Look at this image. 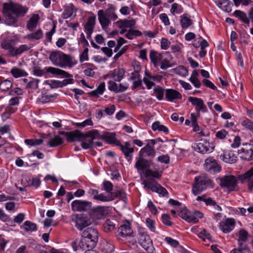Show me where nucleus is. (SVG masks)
Here are the masks:
<instances>
[{
    "instance_id": "obj_1",
    "label": "nucleus",
    "mask_w": 253,
    "mask_h": 253,
    "mask_svg": "<svg viewBox=\"0 0 253 253\" xmlns=\"http://www.w3.org/2000/svg\"><path fill=\"white\" fill-rule=\"evenodd\" d=\"M210 186H212L211 180L206 175H202L195 178L192 192L196 195Z\"/></svg>"
},
{
    "instance_id": "obj_2",
    "label": "nucleus",
    "mask_w": 253,
    "mask_h": 253,
    "mask_svg": "<svg viewBox=\"0 0 253 253\" xmlns=\"http://www.w3.org/2000/svg\"><path fill=\"white\" fill-rule=\"evenodd\" d=\"M50 60L54 64L60 67L69 65L71 63V57L59 51H53L49 56Z\"/></svg>"
},
{
    "instance_id": "obj_3",
    "label": "nucleus",
    "mask_w": 253,
    "mask_h": 253,
    "mask_svg": "<svg viewBox=\"0 0 253 253\" xmlns=\"http://www.w3.org/2000/svg\"><path fill=\"white\" fill-rule=\"evenodd\" d=\"M237 183V179L233 175H225L220 179V186L226 188L229 191L238 190L239 188Z\"/></svg>"
},
{
    "instance_id": "obj_4",
    "label": "nucleus",
    "mask_w": 253,
    "mask_h": 253,
    "mask_svg": "<svg viewBox=\"0 0 253 253\" xmlns=\"http://www.w3.org/2000/svg\"><path fill=\"white\" fill-rule=\"evenodd\" d=\"M180 217L190 223H197L199 218L203 216V214L199 211L192 212L187 209L182 210L180 213Z\"/></svg>"
},
{
    "instance_id": "obj_5",
    "label": "nucleus",
    "mask_w": 253,
    "mask_h": 253,
    "mask_svg": "<svg viewBox=\"0 0 253 253\" xmlns=\"http://www.w3.org/2000/svg\"><path fill=\"white\" fill-rule=\"evenodd\" d=\"M98 233L97 231L92 228H87L82 233V237L84 239V242L85 240L90 241V246L96 245L98 242Z\"/></svg>"
},
{
    "instance_id": "obj_6",
    "label": "nucleus",
    "mask_w": 253,
    "mask_h": 253,
    "mask_svg": "<svg viewBox=\"0 0 253 253\" xmlns=\"http://www.w3.org/2000/svg\"><path fill=\"white\" fill-rule=\"evenodd\" d=\"M238 153L243 160L253 161V140L250 143L243 144V147L238 150Z\"/></svg>"
},
{
    "instance_id": "obj_7",
    "label": "nucleus",
    "mask_w": 253,
    "mask_h": 253,
    "mask_svg": "<svg viewBox=\"0 0 253 253\" xmlns=\"http://www.w3.org/2000/svg\"><path fill=\"white\" fill-rule=\"evenodd\" d=\"M6 6L17 17H23L28 11V7L18 3H6Z\"/></svg>"
},
{
    "instance_id": "obj_8",
    "label": "nucleus",
    "mask_w": 253,
    "mask_h": 253,
    "mask_svg": "<svg viewBox=\"0 0 253 253\" xmlns=\"http://www.w3.org/2000/svg\"><path fill=\"white\" fill-rule=\"evenodd\" d=\"M91 203L86 201L75 200L72 204V209L75 211H85L90 210Z\"/></svg>"
},
{
    "instance_id": "obj_9",
    "label": "nucleus",
    "mask_w": 253,
    "mask_h": 253,
    "mask_svg": "<svg viewBox=\"0 0 253 253\" xmlns=\"http://www.w3.org/2000/svg\"><path fill=\"white\" fill-rule=\"evenodd\" d=\"M238 179L242 183L247 182L248 189L250 191L253 190V167L246 173L239 175Z\"/></svg>"
},
{
    "instance_id": "obj_10",
    "label": "nucleus",
    "mask_w": 253,
    "mask_h": 253,
    "mask_svg": "<svg viewBox=\"0 0 253 253\" xmlns=\"http://www.w3.org/2000/svg\"><path fill=\"white\" fill-rule=\"evenodd\" d=\"M204 166L205 170L211 173L220 171V168L216 161L212 157H209L206 159Z\"/></svg>"
},
{
    "instance_id": "obj_11",
    "label": "nucleus",
    "mask_w": 253,
    "mask_h": 253,
    "mask_svg": "<svg viewBox=\"0 0 253 253\" xmlns=\"http://www.w3.org/2000/svg\"><path fill=\"white\" fill-rule=\"evenodd\" d=\"M61 134H64L67 140L70 142L76 140L81 141L82 139L84 138V133L77 129L70 132L63 131Z\"/></svg>"
},
{
    "instance_id": "obj_12",
    "label": "nucleus",
    "mask_w": 253,
    "mask_h": 253,
    "mask_svg": "<svg viewBox=\"0 0 253 253\" xmlns=\"http://www.w3.org/2000/svg\"><path fill=\"white\" fill-rule=\"evenodd\" d=\"M150 166V161L143 158L141 154L138 158L135 164V167L136 168L138 172H144L145 170H147Z\"/></svg>"
},
{
    "instance_id": "obj_13",
    "label": "nucleus",
    "mask_w": 253,
    "mask_h": 253,
    "mask_svg": "<svg viewBox=\"0 0 253 253\" xmlns=\"http://www.w3.org/2000/svg\"><path fill=\"white\" fill-rule=\"evenodd\" d=\"M91 223V220L83 214L77 215L76 217V227L80 230L88 226Z\"/></svg>"
},
{
    "instance_id": "obj_14",
    "label": "nucleus",
    "mask_w": 253,
    "mask_h": 253,
    "mask_svg": "<svg viewBox=\"0 0 253 253\" xmlns=\"http://www.w3.org/2000/svg\"><path fill=\"white\" fill-rule=\"evenodd\" d=\"M3 10L5 16V24L8 25H12L17 21V17L6 6V3L3 5Z\"/></svg>"
},
{
    "instance_id": "obj_15",
    "label": "nucleus",
    "mask_w": 253,
    "mask_h": 253,
    "mask_svg": "<svg viewBox=\"0 0 253 253\" xmlns=\"http://www.w3.org/2000/svg\"><path fill=\"white\" fill-rule=\"evenodd\" d=\"M235 225V221L233 218H227L220 223L219 228L224 233H228L233 230Z\"/></svg>"
},
{
    "instance_id": "obj_16",
    "label": "nucleus",
    "mask_w": 253,
    "mask_h": 253,
    "mask_svg": "<svg viewBox=\"0 0 253 253\" xmlns=\"http://www.w3.org/2000/svg\"><path fill=\"white\" fill-rule=\"evenodd\" d=\"M46 71L53 75L62 76L63 77L69 78L66 79L68 84H71L73 83L74 80L70 78L73 77L72 75L65 71L54 67H49L47 68Z\"/></svg>"
},
{
    "instance_id": "obj_17",
    "label": "nucleus",
    "mask_w": 253,
    "mask_h": 253,
    "mask_svg": "<svg viewBox=\"0 0 253 253\" xmlns=\"http://www.w3.org/2000/svg\"><path fill=\"white\" fill-rule=\"evenodd\" d=\"M193 147L196 151L202 154L207 153L210 150L211 148L212 149L210 143L205 139H201L200 142L195 144Z\"/></svg>"
},
{
    "instance_id": "obj_18",
    "label": "nucleus",
    "mask_w": 253,
    "mask_h": 253,
    "mask_svg": "<svg viewBox=\"0 0 253 253\" xmlns=\"http://www.w3.org/2000/svg\"><path fill=\"white\" fill-rule=\"evenodd\" d=\"M138 239L139 243L145 250H147L152 245V241L149 236L144 232L138 234Z\"/></svg>"
},
{
    "instance_id": "obj_19",
    "label": "nucleus",
    "mask_w": 253,
    "mask_h": 253,
    "mask_svg": "<svg viewBox=\"0 0 253 253\" xmlns=\"http://www.w3.org/2000/svg\"><path fill=\"white\" fill-rule=\"evenodd\" d=\"M96 23L95 16L88 17L86 24L84 25V31L87 35V38H91V34L93 33L94 26Z\"/></svg>"
},
{
    "instance_id": "obj_20",
    "label": "nucleus",
    "mask_w": 253,
    "mask_h": 253,
    "mask_svg": "<svg viewBox=\"0 0 253 253\" xmlns=\"http://www.w3.org/2000/svg\"><path fill=\"white\" fill-rule=\"evenodd\" d=\"M188 101L196 107L195 109L197 112H200V111L205 112L206 111V106L201 98L190 96L188 98Z\"/></svg>"
},
{
    "instance_id": "obj_21",
    "label": "nucleus",
    "mask_w": 253,
    "mask_h": 253,
    "mask_svg": "<svg viewBox=\"0 0 253 253\" xmlns=\"http://www.w3.org/2000/svg\"><path fill=\"white\" fill-rule=\"evenodd\" d=\"M97 15L102 28L103 29H107L110 24L112 20L104 14V10L102 9L98 11Z\"/></svg>"
},
{
    "instance_id": "obj_22",
    "label": "nucleus",
    "mask_w": 253,
    "mask_h": 253,
    "mask_svg": "<svg viewBox=\"0 0 253 253\" xmlns=\"http://www.w3.org/2000/svg\"><path fill=\"white\" fill-rule=\"evenodd\" d=\"M220 159L226 163L233 164L237 161V157L230 151H224L220 156Z\"/></svg>"
},
{
    "instance_id": "obj_23",
    "label": "nucleus",
    "mask_w": 253,
    "mask_h": 253,
    "mask_svg": "<svg viewBox=\"0 0 253 253\" xmlns=\"http://www.w3.org/2000/svg\"><path fill=\"white\" fill-rule=\"evenodd\" d=\"M102 138L105 140L108 143L118 146L120 144V142L117 139L115 132H105L102 135Z\"/></svg>"
},
{
    "instance_id": "obj_24",
    "label": "nucleus",
    "mask_w": 253,
    "mask_h": 253,
    "mask_svg": "<svg viewBox=\"0 0 253 253\" xmlns=\"http://www.w3.org/2000/svg\"><path fill=\"white\" fill-rule=\"evenodd\" d=\"M172 58L170 54V53L168 52H165L163 53V56L162 57V59H161V68L163 70H165L168 68L170 67V61H171Z\"/></svg>"
},
{
    "instance_id": "obj_25",
    "label": "nucleus",
    "mask_w": 253,
    "mask_h": 253,
    "mask_svg": "<svg viewBox=\"0 0 253 253\" xmlns=\"http://www.w3.org/2000/svg\"><path fill=\"white\" fill-rule=\"evenodd\" d=\"M40 16L38 14H33L27 21L26 28L30 31H33L37 26L40 20Z\"/></svg>"
},
{
    "instance_id": "obj_26",
    "label": "nucleus",
    "mask_w": 253,
    "mask_h": 253,
    "mask_svg": "<svg viewBox=\"0 0 253 253\" xmlns=\"http://www.w3.org/2000/svg\"><path fill=\"white\" fill-rule=\"evenodd\" d=\"M118 235L123 238L130 236L133 234V231L128 224L121 225L118 228Z\"/></svg>"
},
{
    "instance_id": "obj_27",
    "label": "nucleus",
    "mask_w": 253,
    "mask_h": 253,
    "mask_svg": "<svg viewBox=\"0 0 253 253\" xmlns=\"http://www.w3.org/2000/svg\"><path fill=\"white\" fill-rule=\"evenodd\" d=\"M217 5L223 10L230 12L232 10V3L228 0H216Z\"/></svg>"
},
{
    "instance_id": "obj_28",
    "label": "nucleus",
    "mask_w": 253,
    "mask_h": 253,
    "mask_svg": "<svg viewBox=\"0 0 253 253\" xmlns=\"http://www.w3.org/2000/svg\"><path fill=\"white\" fill-rule=\"evenodd\" d=\"M166 97L169 101H172L174 99H181V94L176 90L168 89L166 90Z\"/></svg>"
},
{
    "instance_id": "obj_29",
    "label": "nucleus",
    "mask_w": 253,
    "mask_h": 253,
    "mask_svg": "<svg viewBox=\"0 0 253 253\" xmlns=\"http://www.w3.org/2000/svg\"><path fill=\"white\" fill-rule=\"evenodd\" d=\"M159 183L153 178H147L144 180L142 184L144 185L145 189L147 190H151L152 192H154Z\"/></svg>"
},
{
    "instance_id": "obj_30",
    "label": "nucleus",
    "mask_w": 253,
    "mask_h": 253,
    "mask_svg": "<svg viewBox=\"0 0 253 253\" xmlns=\"http://www.w3.org/2000/svg\"><path fill=\"white\" fill-rule=\"evenodd\" d=\"M117 23L118 27L121 29L123 28H131L135 25L136 21L133 19L130 20H120Z\"/></svg>"
},
{
    "instance_id": "obj_31",
    "label": "nucleus",
    "mask_w": 253,
    "mask_h": 253,
    "mask_svg": "<svg viewBox=\"0 0 253 253\" xmlns=\"http://www.w3.org/2000/svg\"><path fill=\"white\" fill-rule=\"evenodd\" d=\"M118 146L124 153L125 157L127 159L128 161H131L132 159V154L134 152L133 148L124 146V145H122L121 143Z\"/></svg>"
},
{
    "instance_id": "obj_32",
    "label": "nucleus",
    "mask_w": 253,
    "mask_h": 253,
    "mask_svg": "<svg viewBox=\"0 0 253 253\" xmlns=\"http://www.w3.org/2000/svg\"><path fill=\"white\" fill-rule=\"evenodd\" d=\"M108 8L104 10V14L112 20H115L118 18V16L115 13V7L112 4H108Z\"/></svg>"
},
{
    "instance_id": "obj_33",
    "label": "nucleus",
    "mask_w": 253,
    "mask_h": 253,
    "mask_svg": "<svg viewBox=\"0 0 253 253\" xmlns=\"http://www.w3.org/2000/svg\"><path fill=\"white\" fill-rule=\"evenodd\" d=\"M145 153L147 156L151 157H154L156 154L154 148V147L151 146L150 142L148 143L147 145L141 150L140 154L142 156V153Z\"/></svg>"
},
{
    "instance_id": "obj_34",
    "label": "nucleus",
    "mask_w": 253,
    "mask_h": 253,
    "mask_svg": "<svg viewBox=\"0 0 253 253\" xmlns=\"http://www.w3.org/2000/svg\"><path fill=\"white\" fill-rule=\"evenodd\" d=\"M125 71L123 68H120L117 71L114 70L111 75L112 78L117 82H120L124 78Z\"/></svg>"
},
{
    "instance_id": "obj_35",
    "label": "nucleus",
    "mask_w": 253,
    "mask_h": 253,
    "mask_svg": "<svg viewBox=\"0 0 253 253\" xmlns=\"http://www.w3.org/2000/svg\"><path fill=\"white\" fill-rule=\"evenodd\" d=\"M43 37V32L42 29H39L36 32L29 34L26 35V38L29 40H39Z\"/></svg>"
},
{
    "instance_id": "obj_36",
    "label": "nucleus",
    "mask_w": 253,
    "mask_h": 253,
    "mask_svg": "<svg viewBox=\"0 0 253 253\" xmlns=\"http://www.w3.org/2000/svg\"><path fill=\"white\" fill-rule=\"evenodd\" d=\"M84 239L82 237L79 240V247L80 249H82L83 251H90L93 249L96 245H92V246H90V241L85 240V242H84Z\"/></svg>"
},
{
    "instance_id": "obj_37",
    "label": "nucleus",
    "mask_w": 253,
    "mask_h": 253,
    "mask_svg": "<svg viewBox=\"0 0 253 253\" xmlns=\"http://www.w3.org/2000/svg\"><path fill=\"white\" fill-rule=\"evenodd\" d=\"M10 73L15 78L28 76V73L25 70L17 67L12 68L10 71Z\"/></svg>"
},
{
    "instance_id": "obj_38",
    "label": "nucleus",
    "mask_w": 253,
    "mask_h": 253,
    "mask_svg": "<svg viewBox=\"0 0 253 253\" xmlns=\"http://www.w3.org/2000/svg\"><path fill=\"white\" fill-rule=\"evenodd\" d=\"M162 56L163 53L160 54L154 50L151 51L150 58L151 62L154 64L155 67L157 66L158 62L160 61L161 59H162Z\"/></svg>"
},
{
    "instance_id": "obj_39",
    "label": "nucleus",
    "mask_w": 253,
    "mask_h": 253,
    "mask_svg": "<svg viewBox=\"0 0 253 253\" xmlns=\"http://www.w3.org/2000/svg\"><path fill=\"white\" fill-rule=\"evenodd\" d=\"M198 76L199 74L197 71L194 70L189 79L190 81L196 88H199L201 85L200 81L198 78Z\"/></svg>"
},
{
    "instance_id": "obj_40",
    "label": "nucleus",
    "mask_w": 253,
    "mask_h": 253,
    "mask_svg": "<svg viewBox=\"0 0 253 253\" xmlns=\"http://www.w3.org/2000/svg\"><path fill=\"white\" fill-rule=\"evenodd\" d=\"M105 90V84L104 82H102L99 84L97 88L91 91L89 94L92 96L98 97L99 95H102Z\"/></svg>"
},
{
    "instance_id": "obj_41",
    "label": "nucleus",
    "mask_w": 253,
    "mask_h": 253,
    "mask_svg": "<svg viewBox=\"0 0 253 253\" xmlns=\"http://www.w3.org/2000/svg\"><path fill=\"white\" fill-rule=\"evenodd\" d=\"M180 23L182 28H187L193 24V21L184 14L180 16Z\"/></svg>"
},
{
    "instance_id": "obj_42",
    "label": "nucleus",
    "mask_w": 253,
    "mask_h": 253,
    "mask_svg": "<svg viewBox=\"0 0 253 253\" xmlns=\"http://www.w3.org/2000/svg\"><path fill=\"white\" fill-rule=\"evenodd\" d=\"M31 48V45L27 44H22L17 48H14V50H13V56L20 55L24 51L29 50Z\"/></svg>"
},
{
    "instance_id": "obj_43",
    "label": "nucleus",
    "mask_w": 253,
    "mask_h": 253,
    "mask_svg": "<svg viewBox=\"0 0 253 253\" xmlns=\"http://www.w3.org/2000/svg\"><path fill=\"white\" fill-rule=\"evenodd\" d=\"M162 172L161 171H153L151 169H147L145 172V176L147 178H150V177H152L154 178L159 179L162 176Z\"/></svg>"
},
{
    "instance_id": "obj_44",
    "label": "nucleus",
    "mask_w": 253,
    "mask_h": 253,
    "mask_svg": "<svg viewBox=\"0 0 253 253\" xmlns=\"http://www.w3.org/2000/svg\"><path fill=\"white\" fill-rule=\"evenodd\" d=\"M84 135V138L90 137L91 140L93 141L95 139H99L102 138V135H100L97 130L92 129L86 132Z\"/></svg>"
},
{
    "instance_id": "obj_45",
    "label": "nucleus",
    "mask_w": 253,
    "mask_h": 253,
    "mask_svg": "<svg viewBox=\"0 0 253 253\" xmlns=\"http://www.w3.org/2000/svg\"><path fill=\"white\" fill-rule=\"evenodd\" d=\"M234 15L239 17L244 23L247 24L248 26H249L250 20L246 13L240 10H235L234 12Z\"/></svg>"
},
{
    "instance_id": "obj_46",
    "label": "nucleus",
    "mask_w": 253,
    "mask_h": 253,
    "mask_svg": "<svg viewBox=\"0 0 253 253\" xmlns=\"http://www.w3.org/2000/svg\"><path fill=\"white\" fill-rule=\"evenodd\" d=\"M12 84L10 80L7 79L0 82V89L2 91H6L11 88Z\"/></svg>"
},
{
    "instance_id": "obj_47",
    "label": "nucleus",
    "mask_w": 253,
    "mask_h": 253,
    "mask_svg": "<svg viewBox=\"0 0 253 253\" xmlns=\"http://www.w3.org/2000/svg\"><path fill=\"white\" fill-rule=\"evenodd\" d=\"M63 143L62 139L58 136L51 139L48 142V145L51 147H56Z\"/></svg>"
},
{
    "instance_id": "obj_48",
    "label": "nucleus",
    "mask_w": 253,
    "mask_h": 253,
    "mask_svg": "<svg viewBox=\"0 0 253 253\" xmlns=\"http://www.w3.org/2000/svg\"><path fill=\"white\" fill-rule=\"evenodd\" d=\"M173 70L175 73L182 77H186L188 75V74L187 69L182 66H179Z\"/></svg>"
},
{
    "instance_id": "obj_49",
    "label": "nucleus",
    "mask_w": 253,
    "mask_h": 253,
    "mask_svg": "<svg viewBox=\"0 0 253 253\" xmlns=\"http://www.w3.org/2000/svg\"><path fill=\"white\" fill-rule=\"evenodd\" d=\"M152 128L154 131L158 129L159 131H162L167 133H168L169 131L168 127L164 125H160V122L158 121H157L153 124L152 126Z\"/></svg>"
},
{
    "instance_id": "obj_50",
    "label": "nucleus",
    "mask_w": 253,
    "mask_h": 253,
    "mask_svg": "<svg viewBox=\"0 0 253 253\" xmlns=\"http://www.w3.org/2000/svg\"><path fill=\"white\" fill-rule=\"evenodd\" d=\"M1 47L3 49L8 50L10 55L13 56V50H14L15 47L12 46L9 42L5 41L2 42Z\"/></svg>"
},
{
    "instance_id": "obj_51",
    "label": "nucleus",
    "mask_w": 253,
    "mask_h": 253,
    "mask_svg": "<svg viewBox=\"0 0 253 253\" xmlns=\"http://www.w3.org/2000/svg\"><path fill=\"white\" fill-rule=\"evenodd\" d=\"M106 209L105 207H97L94 210V213L98 218H101L106 213Z\"/></svg>"
},
{
    "instance_id": "obj_52",
    "label": "nucleus",
    "mask_w": 253,
    "mask_h": 253,
    "mask_svg": "<svg viewBox=\"0 0 253 253\" xmlns=\"http://www.w3.org/2000/svg\"><path fill=\"white\" fill-rule=\"evenodd\" d=\"M141 35L142 33L140 31L130 29L126 34V37L128 39L132 40L133 36L138 37Z\"/></svg>"
},
{
    "instance_id": "obj_53",
    "label": "nucleus",
    "mask_w": 253,
    "mask_h": 253,
    "mask_svg": "<svg viewBox=\"0 0 253 253\" xmlns=\"http://www.w3.org/2000/svg\"><path fill=\"white\" fill-rule=\"evenodd\" d=\"M43 142L42 139H27L25 140V143L28 145L32 146H37L41 144Z\"/></svg>"
},
{
    "instance_id": "obj_54",
    "label": "nucleus",
    "mask_w": 253,
    "mask_h": 253,
    "mask_svg": "<svg viewBox=\"0 0 253 253\" xmlns=\"http://www.w3.org/2000/svg\"><path fill=\"white\" fill-rule=\"evenodd\" d=\"M154 192L158 193L160 196L163 197H168V192L166 188L158 184Z\"/></svg>"
},
{
    "instance_id": "obj_55",
    "label": "nucleus",
    "mask_w": 253,
    "mask_h": 253,
    "mask_svg": "<svg viewBox=\"0 0 253 253\" xmlns=\"http://www.w3.org/2000/svg\"><path fill=\"white\" fill-rule=\"evenodd\" d=\"M170 12L172 14L175 13H181L183 12L182 6L176 3H174L171 5Z\"/></svg>"
},
{
    "instance_id": "obj_56",
    "label": "nucleus",
    "mask_w": 253,
    "mask_h": 253,
    "mask_svg": "<svg viewBox=\"0 0 253 253\" xmlns=\"http://www.w3.org/2000/svg\"><path fill=\"white\" fill-rule=\"evenodd\" d=\"M25 230L27 231H33L37 230V226L36 224L30 221H26L24 223Z\"/></svg>"
},
{
    "instance_id": "obj_57",
    "label": "nucleus",
    "mask_w": 253,
    "mask_h": 253,
    "mask_svg": "<svg viewBox=\"0 0 253 253\" xmlns=\"http://www.w3.org/2000/svg\"><path fill=\"white\" fill-rule=\"evenodd\" d=\"M74 9L72 5L67 7L63 13V18L64 19H67L71 17L73 14Z\"/></svg>"
},
{
    "instance_id": "obj_58",
    "label": "nucleus",
    "mask_w": 253,
    "mask_h": 253,
    "mask_svg": "<svg viewBox=\"0 0 253 253\" xmlns=\"http://www.w3.org/2000/svg\"><path fill=\"white\" fill-rule=\"evenodd\" d=\"M154 91L156 97L159 100H162L164 94V89L160 86H157L154 89Z\"/></svg>"
},
{
    "instance_id": "obj_59",
    "label": "nucleus",
    "mask_w": 253,
    "mask_h": 253,
    "mask_svg": "<svg viewBox=\"0 0 253 253\" xmlns=\"http://www.w3.org/2000/svg\"><path fill=\"white\" fill-rule=\"evenodd\" d=\"M114 227V224L109 219H107L104 224V229L105 232L111 231Z\"/></svg>"
},
{
    "instance_id": "obj_60",
    "label": "nucleus",
    "mask_w": 253,
    "mask_h": 253,
    "mask_svg": "<svg viewBox=\"0 0 253 253\" xmlns=\"http://www.w3.org/2000/svg\"><path fill=\"white\" fill-rule=\"evenodd\" d=\"M249 237L248 232L245 229H242L239 231L238 237L240 241L246 242Z\"/></svg>"
},
{
    "instance_id": "obj_61",
    "label": "nucleus",
    "mask_w": 253,
    "mask_h": 253,
    "mask_svg": "<svg viewBox=\"0 0 253 253\" xmlns=\"http://www.w3.org/2000/svg\"><path fill=\"white\" fill-rule=\"evenodd\" d=\"M82 147L83 149H87L94 147V142L92 140H87L82 142Z\"/></svg>"
},
{
    "instance_id": "obj_62",
    "label": "nucleus",
    "mask_w": 253,
    "mask_h": 253,
    "mask_svg": "<svg viewBox=\"0 0 253 253\" xmlns=\"http://www.w3.org/2000/svg\"><path fill=\"white\" fill-rule=\"evenodd\" d=\"M40 80L38 79H33L28 83L26 87L36 89L38 88V83Z\"/></svg>"
},
{
    "instance_id": "obj_63",
    "label": "nucleus",
    "mask_w": 253,
    "mask_h": 253,
    "mask_svg": "<svg viewBox=\"0 0 253 253\" xmlns=\"http://www.w3.org/2000/svg\"><path fill=\"white\" fill-rule=\"evenodd\" d=\"M242 125L253 132V122L250 120L246 119L243 121Z\"/></svg>"
},
{
    "instance_id": "obj_64",
    "label": "nucleus",
    "mask_w": 253,
    "mask_h": 253,
    "mask_svg": "<svg viewBox=\"0 0 253 253\" xmlns=\"http://www.w3.org/2000/svg\"><path fill=\"white\" fill-rule=\"evenodd\" d=\"M199 237L202 238L203 240L206 239L210 240L211 239V236L209 233L205 229H203L199 234Z\"/></svg>"
}]
</instances>
